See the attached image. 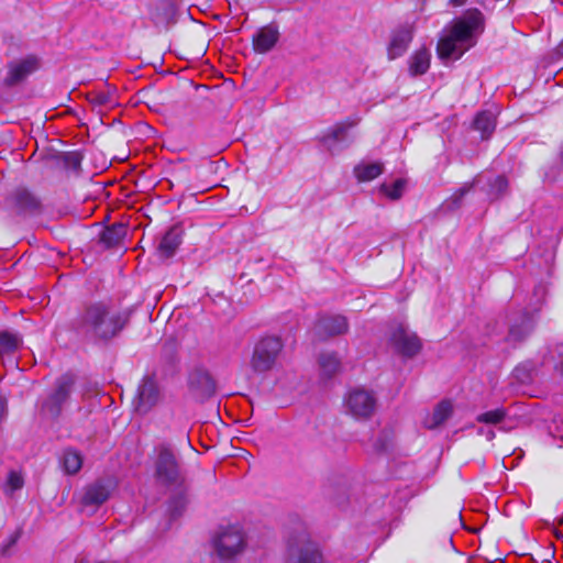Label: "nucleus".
I'll list each match as a JSON object with an SVG mask.
<instances>
[{"mask_svg": "<svg viewBox=\"0 0 563 563\" xmlns=\"http://www.w3.org/2000/svg\"><path fill=\"white\" fill-rule=\"evenodd\" d=\"M126 322V314L111 303L95 301L84 306L74 321V329L86 340L107 342L117 336Z\"/></svg>", "mask_w": 563, "mask_h": 563, "instance_id": "obj_1", "label": "nucleus"}, {"mask_svg": "<svg viewBox=\"0 0 563 563\" xmlns=\"http://www.w3.org/2000/svg\"><path fill=\"white\" fill-rule=\"evenodd\" d=\"M483 14L478 10L467 11L457 19L446 33L439 40L440 58H460L475 45V33L482 27Z\"/></svg>", "mask_w": 563, "mask_h": 563, "instance_id": "obj_2", "label": "nucleus"}, {"mask_svg": "<svg viewBox=\"0 0 563 563\" xmlns=\"http://www.w3.org/2000/svg\"><path fill=\"white\" fill-rule=\"evenodd\" d=\"M283 346L282 340L277 336H264L258 340L250 360L253 372L265 374L273 371L277 366Z\"/></svg>", "mask_w": 563, "mask_h": 563, "instance_id": "obj_3", "label": "nucleus"}, {"mask_svg": "<svg viewBox=\"0 0 563 563\" xmlns=\"http://www.w3.org/2000/svg\"><path fill=\"white\" fill-rule=\"evenodd\" d=\"M213 547L220 559L232 560L246 548V534L241 525L221 527L213 538Z\"/></svg>", "mask_w": 563, "mask_h": 563, "instance_id": "obj_4", "label": "nucleus"}, {"mask_svg": "<svg viewBox=\"0 0 563 563\" xmlns=\"http://www.w3.org/2000/svg\"><path fill=\"white\" fill-rule=\"evenodd\" d=\"M155 475L161 483L167 486L180 487L185 484L178 461L173 450L166 444L157 448Z\"/></svg>", "mask_w": 563, "mask_h": 563, "instance_id": "obj_5", "label": "nucleus"}, {"mask_svg": "<svg viewBox=\"0 0 563 563\" xmlns=\"http://www.w3.org/2000/svg\"><path fill=\"white\" fill-rule=\"evenodd\" d=\"M163 399L162 388L155 375H145L140 382L133 400L137 413L146 415Z\"/></svg>", "mask_w": 563, "mask_h": 563, "instance_id": "obj_6", "label": "nucleus"}, {"mask_svg": "<svg viewBox=\"0 0 563 563\" xmlns=\"http://www.w3.org/2000/svg\"><path fill=\"white\" fill-rule=\"evenodd\" d=\"M74 384L75 378L71 374L60 376L56 380L54 389L43 401L42 411L52 418H57L62 412L63 406L70 397Z\"/></svg>", "mask_w": 563, "mask_h": 563, "instance_id": "obj_7", "label": "nucleus"}, {"mask_svg": "<svg viewBox=\"0 0 563 563\" xmlns=\"http://www.w3.org/2000/svg\"><path fill=\"white\" fill-rule=\"evenodd\" d=\"M376 398L369 390L355 388L344 398L346 412L355 419H368L376 409Z\"/></svg>", "mask_w": 563, "mask_h": 563, "instance_id": "obj_8", "label": "nucleus"}, {"mask_svg": "<svg viewBox=\"0 0 563 563\" xmlns=\"http://www.w3.org/2000/svg\"><path fill=\"white\" fill-rule=\"evenodd\" d=\"M286 563H323V556L314 542L299 536L289 542Z\"/></svg>", "mask_w": 563, "mask_h": 563, "instance_id": "obj_9", "label": "nucleus"}, {"mask_svg": "<svg viewBox=\"0 0 563 563\" xmlns=\"http://www.w3.org/2000/svg\"><path fill=\"white\" fill-rule=\"evenodd\" d=\"M389 341L394 350L405 357H412L421 350L419 338L405 324H398L393 330Z\"/></svg>", "mask_w": 563, "mask_h": 563, "instance_id": "obj_10", "label": "nucleus"}, {"mask_svg": "<svg viewBox=\"0 0 563 563\" xmlns=\"http://www.w3.org/2000/svg\"><path fill=\"white\" fill-rule=\"evenodd\" d=\"M41 66V60L35 55H26L22 58L12 60L8 65L4 84L15 86L24 81L30 75L34 74Z\"/></svg>", "mask_w": 563, "mask_h": 563, "instance_id": "obj_11", "label": "nucleus"}, {"mask_svg": "<svg viewBox=\"0 0 563 563\" xmlns=\"http://www.w3.org/2000/svg\"><path fill=\"white\" fill-rule=\"evenodd\" d=\"M188 388L191 396L198 401H205L216 393L214 380L203 371H195L189 374Z\"/></svg>", "mask_w": 563, "mask_h": 563, "instance_id": "obj_12", "label": "nucleus"}, {"mask_svg": "<svg viewBox=\"0 0 563 563\" xmlns=\"http://www.w3.org/2000/svg\"><path fill=\"white\" fill-rule=\"evenodd\" d=\"M413 37L412 27L410 25H400L393 30L387 53L389 59H396L402 56L408 49Z\"/></svg>", "mask_w": 563, "mask_h": 563, "instance_id": "obj_13", "label": "nucleus"}, {"mask_svg": "<svg viewBox=\"0 0 563 563\" xmlns=\"http://www.w3.org/2000/svg\"><path fill=\"white\" fill-rule=\"evenodd\" d=\"M112 492V484L104 482H96L86 487L81 504L85 507L97 508L108 500Z\"/></svg>", "mask_w": 563, "mask_h": 563, "instance_id": "obj_14", "label": "nucleus"}, {"mask_svg": "<svg viewBox=\"0 0 563 563\" xmlns=\"http://www.w3.org/2000/svg\"><path fill=\"white\" fill-rule=\"evenodd\" d=\"M279 40L278 26L271 23L261 27L253 36V48L256 53L264 54L271 51Z\"/></svg>", "mask_w": 563, "mask_h": 563, "instance_id": "obj_15", "label": "nucleus"}, {"mask_svg": "<svg viewBox=\"0 0 563 563\" xmlns=\"http://www.w3.org/2000/svg\"><path fill=\"white\" fill-rule=\"evenodd\" d=\"M347 328L349 324L345 317L340 314L323 316L318 320L316 331L320 336H334L345 333Z\"/></svg>", "mask_w": 563, "mask_h": 563, "instance_id": "obj_16", "label": "nucleus"}, {"mask_svg": "<svg viewBox=\"0 0 563 563\" xmlns=\"http://www.w3.org/2000/svg\"><path fill=\"white\" fill-rule=\"evenodd\" d=\"M183 242V230L180 227H172L162 238L157 251L161 257H172Z\"/></svg>", "mask_w": 563, "mask_h": 563, "instance_id": "obj_17", "label": "nucleus"}, {"mask_svg": "<svg viewBox=\"0 0 563 563\" xmlns=\"http://www.w3.org/2000/svg\"><path fill=\"white\" fill-rule=\"evenodd\" d=\"M431 54L427 48L416 51L408 60L409 74L411 76H420L428 71L430 67Z\"/></svg>", "mask_w": 563, "mask_h": 563, "instance_id": "obj_18", "label": "nucleus"}, {"mask_svg": "<svg viewBox=\"0 0 563 563\" xmlns=\"http://www.w3.org/2000/svg\"><path fill=\"white\" fill-rule=\"evenodd\" d=\"M452 402L450 400H442L437 405L432 415L426 418L424 426L428 429L441 426L452 415Z\"/></svg>", "mask_w": 563, "mask_h": 563, "instance_id": "obj_19", "label": "nucleus"}, {"mask_svg": "<svg viewBox=\"0 0 563 563\" xmlns=\"http://www.w3.org/2000/svg\"><path fill=\"white\" fill-rule=\"evenodd\" d=\"M536 320L532 313H523L520 323H511L509 328V338L514 341H519L526 338L534 327Z\"/></svg>", "mask_w": 563, "mask_h": 563, "instance_id": "obj_20", "label": "nucleus"}, {"mask_svg": "<svg viewBox=\"0 0 563 563\" xmlns=\"http://www.w3.org/2000/svg\"><path fill=\"white\" fill-rule=\"evenodd\" d=\"M175 488L177 489V492L169 498L167 507V511L170 519H176L180 517L188 504L185 484L180 487Z\"/></svg>", "mask_w": 563, "mask_h": 563, "instance_id": "obj_21", "label": "nucleus"}, {"mask_svg": "<svg viewBox=\"0 0 563 563\" xmlns=\"http://www.w3.org/2000/svg\"><path fill=\"white\" fill-rule=\"evenodd\" d=\"M384 172V165L379 162L360 163L354 167V175L358 181H371Z\"/></svg>", "mask_w": 563, "mask_h": 563, "instance_id": "obj_22", "label": "nucleus"}, {"mask_svg": "<svg viewBox=\"0 0 563 563\" xmlns=\"http://www.w3.org/2000/svg\"><path fill=\"white\" fill-rule=\"evenodd\" d=\"M320 376L331 379L340 369V360L334 353H322L319 356Z\"/></svg>", "mask_w": 563, "mask_h": 563, "instance_id": "obj_23", "label": "nucleus"}, {"mask_svg": "<svg viewBox=\"0 0 563 563\" xmlns=\"http://www.w3.org/2000/svg\"><path fill=\"white\" fill-rule=\"evenodd\" d=\"M22 345V338L16 332H0V355H11L15 353Z\"/></svg>", "mask_w": 563, "mask_h": 563, "instance_id": "obj_24", "label": "nucleus"}, {"mask_svg": "<svg viewBox=\"0 0 563 563\" xmlns=\"http://www.w3.org/2000/svg\"><path fill=\"white\" fill-rule=\"evenodd\" d=\"M353 122L336 123L327 133L323 134L321 142L331 150L334 143L343 142L346 139L347 130L349 128L353 126Z\"/></svg>", "mask_w": 563, "mask_h": 563, "instance_id": "obj_25", "label": "nucleus"}, {"mask_svg": "<svg viewBox=\"0 0 563 563\" xmlns=\"http://www.w3.org/2000/svg\"><path fill=\"white\" fill-rule=\"evenodd\" d=\"M126 228L122 223H114L111 227H108L102 235L101 241L108 247H112L118 245L125 236Z\"/></svg>", "mask_w": 563, "mask_h": 563, "instance_id": "obj_26", "label": "nucleus"}, {"mask_svg": "<svg viewBox=\"0 0 563 563\" xmlns=\"http://www.w3.org/2000/svg\"><path fill=\"white\" fill-rule=\"evenodd\" d=\"M62 465L67 474H76L82 466V456L76 450L66 449L62 455Z\"/></svg>", "mask_w": 563, "mask_h": 563, "instance_id": "obj_27", "label": "nucleus"}, {"mask_svg": "<svg viewBox=\"0 0 563 563\" xmlns=\"http://www.w3.org/2000/svg\"><path fill=\"white\" fill-rule=\"evenodd\" d=\"M474 126L482 132L483 137H487L495 130V118L490 112L483 111L476 115Z\"/></svg>", "mask_w": 563, "mask_h": 563, "instance_id": "obj_28", "label": "nucleus"}, {"mask_svg": "<svg viewBox=\"0 0 563 563\" xmlns=\"http://www.w3.org/2000/svg\"><path fill=\"white\" fill-rule=\"evenodd\" d=\"M88 100L96 107H111L114 102V92L111 89L93 90L88 93Z\"/></svg>", "mask_w": 563, "mask_h": 563, "instance_id": "obj_29", "label": "nucleus"}, {"mask_svg": "<svg viewBox=\"0 0 563 563\" xmlns=\"http://www.w3.org/2000/svg\"><path fill=\"white\" fill-rule=\"evenodd\" d=\"M406 188V180L399 178L393 184H382L379 191L391 200H398L402 197Z\"/></svg>", "mask_w": 563, "mask_h": 563, "instance_id": "obj_30", "label": "nucleus"}, {"mask_svg": "<svg viewBox=\"0 0 563 563\" xmlns=\"http://www.w3.org/2000/svg\"><path fill=\"white\" fill-rule=\"evenodd\" d=\"M16 205L25 210H36L40 207L37 199L27 190L21 189L15 192Z\"/></svg>", "mask_w": 563, "mask_h": 563, "instance_id": "obj_31", "label": "nucleus"}, {"mask_svg": "<svg viewBox=\"0 0 563 563\" xmlns=\"http://www.w3.org/2000/svg\"><path fill=\"white\" fill-rule=\"evenodd\" d=\"M506 417V411L503 408L486 411L477 416V421L483 423L496 424L501 422Z\"/></svg>", "mask_w": 563, "mask_h": 563, "instance_id": "obj_32", "label": "nucleus"}, {"mask_svg": "<svg viewBox=\"0 0 563 563\" xmlns=\"http://www.w3.org/2000/svg\"><path fill=\"white\" fill-rule=\"evenodd\" d=\"M512 377L520 384H528L532 379V367L530 364H520L514 372Z\"/></svg>", "mask_w": 563, "mask_h": 563, "instance_id": "obj_33", "label": "nucleus"}, {"mask_svg": "<svg viewBox=\"0 0 563 563\" xmlns=\"http://www.w3.org/2000/svg\"><path fill=\"white\" fill-rule=\"evenodd\" d=\"M508 187V180L505 176H497L490 184L489 195L494 198H498L504 195Z\"/></svg>", "mask_w": 563, "mask_h": 563, "instance_id": "obj_34", "label": "nucleus"}, {"mask_svg": "<svg viewBox=\"0 0 563 563\" xmlns=\"http://www.w3.org/2000/svg\"><path fill=\"white\" fill-rule=\"evenodd\" d=\"M24 484L23 477L20 473L11 471L8 475L7 487L11 490L21 489Z\"/></svg>", "mask_w": 563, "mask_h": 563, "instance_id": "obj_35", "label": "nucleus"}, {"mask_svg": "<svg viewBox=\"0 0 563 563\" xmlns=\"http://www.w3.org/2000/svg\"><path fill=\"white\" fill-rule=\"evenodd\" d=\"M19 537L20 533L14 532L8 538L7 542L1 547L2 555H7L9 553L10 548H12L18 542Z\"/></svg>", "mask_w": 563, "mask_h": 563, "instance_id": "obj_36", "label": "nucleus"}, {"mask_svg": "<svg viewBox=\"0 0 563 563\" xmlns=\"http://www.w3.org/2000/svg\"><path fill=\"white\" fill-rule=\"evenodd\" d=\"M471 188L472 185L465 184L457 191H455L452 196L453 203H457L463 198V196L471 190Z\"/></svg>", "mask_w": 563, "mask_h": 563, "instance_id": "obj_37", "label": "nucleus"}, {"mask_svg": "<svg viewBox=\"0 0 563 563\" xmlns=\"http://www.w3.org/2000/svg\"><path fill=\"white\" fill-rule=\"evenodd\" d=\"M7 412V402L5 400L0 396V421L5 416Z\"/></svg>", "mask_w": 563, "mask_h": 563, "instance_id": "obj_38", "label": "nucleus"}, {"mask_svg": "<svg viewBox=\"0 0 563 563\" xmlns=\"http://www.w3.org/2000/svg\"><path fill=\"white\" fill-rule=\"evenodd\" d=\"M485 437L488 441L493 440L495 438V432L493 430H487L485 433Z\"/></svg>", "mask_w": 563, "mask_h": 563, "instance_id": "obj_39", "label": "nucleus"}, {"mask_svg": "<svg viewBox=\"0 0 563 563\" xmlns=\"http://www.w3.org/2000/svg\"><path fill=\"white\" fill-rule=\"evenodd\" d=\"M466 1H467V0H451V3H452L453 5L459 7V5L464 4Z\"/></svg>", "mask_w": 563, "mask_h": 563, "instance_id": "obj_40", "label": "nucleus"}, {"mask_svg": "<svg viewBox=\"0 0 563 563\" xmlns=\"http://www.w3.org/2000/svg\"><path fill=\"white\" fill-rule=\"evenodd\" d=\"M376 449L377 451H385L387 446L385 444H378Z\"/></svg>", "mask_w": 563, "mask_h": 563, "instance_id": "obj_41", "label": "nucleus"}, {"mask_svg": "<svg viewBox=\"0 0 563 563\" xmlns=\"http://www.w3.org/2000/svg\"><path fill=\"white\" fill-rule=\"evenodd\" d=\"M71 157H73V164H74V165H79V159H78V157H77L76 155H73Z\"/></svg>", "mask_w": 563, "mask_h": 563, "instance_id": "obj_42", "label": "nucleus"}, {"mask_svg": "<svg viewBox=\"0 0 563 563\" xmlns=\"http://www.w3.org/2000/svg\"><path fill=\"white\" fill-rule=\"evenodd\" d=\"M558 51L561 55H563V41L560 43Z\"/></svg>", "mask_w": 563, "mask_h": 563, "instance_id": "obj_43", "label": "nucleus"}]
</instances>
